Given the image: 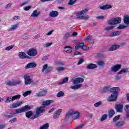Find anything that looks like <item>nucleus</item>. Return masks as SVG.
Instances as JSON below:
<instances>
[{"instance_id": "ea45409f", "label": "nucleus", "mask_w": 129, "mask_h": 129, "mask_svg": "<svg viewBox=\"0 0 129 129\" xmlns=\"http://www.w3.org/2000/svg\"><path fill=\"white\" fill-rule=\"evenodd\" d=\"M97 63L99 66L102 67L105 64V62L102 60H100L98 61Z\"/></svg>"}, {"instance_id": "4d7b16f0", "label": "nucleus", "mask_w": 129, "mask_h": 129, "mask_svg": "<svg viewBox=\"0 0 129 129\" xmlns=\"http://www.w3.org/2000/svg\"><path fill=\"white\" fill-rule=\"evenodd\" d=\"M81 48L83 50L87 51V50H88L89 49V47L86 46V45H85H85L83 46Z\"/></svg>"}, {"instance_id": "dca6fc26", "label": "nucleus", "mask_w": 129, "mask_h": 129, "mask_svg": "<svg viewBox=\"0 0 129 129\" xmlns=\"http://www.w3.org/2000/svg\"><path fill=\"white\" fill-rule=\"evenodd\" d=\"M120 47V45L118 44H113L111 47L109 48V51H115L118 49Z\"/></svg>"}, {"instance_id": "4be33fe9", "label": "nucleus", "mask_w": 129, "mask_h": 129, "mask_svg": "<svg viewBox=\"0 0 129 129\" xmlns=\"http://www.w3.org/2000/svg\"><path fill=\"white\" fill-rule=\"evenodd\" d=\"M123 21L124 24H126V26L129 25V16L128 15H126L124 17Z\"/></svg>"}, {"instance_id": "8fccbe9b", "label": "nucleus", "mask_w": 129, "mask_h": 129, "mask_svg": "<svg viewBox=\"0 0 129 129\" xmlns=\"http://www.w3.org/2000/svg\"><path fill=\"white\" fill-rule=\"evenodd\" d=\"M76 113L74 110H72L69 111V113H68V114H69L71 115V116H73V115Z\"/></svg>"}, {"instance_id": "6e6d98bb", "label": "nucleus", "mask_w": 129, "mask_h": 129, "mask_svg": "<svg viewBox=\"0 0 129 129\" xmlns=\"http://www.w3.org/2000/svg\"><path fill=\"white\" fill-rule=\"evenodd\" d=\"M51 45H52V42L48 43H46V44L43 45V47L46 48L47 47H49Z\"/></svg>"}, {"instance_id": "0eeeda50", "label": "nucleus", "mask_w": 129, "mask_h": 129, "mask_svg": "<svg viewBox=\"0 0 129 129\" xmlns=\"http://www.w3.org/2000/svg\"><path fill=\"white\" fill-rule=\"evenodd\" d=\"M21 96L20 95H17L16 96H13L12 97L9 96L7 98H6V100L5 101L6 103H9L11 102L12 101H13L14 100H16L17 99H20Z\"/></svg>"}, {"instance_id": "f257e3e1", "label": "nucleus", "mask_w": 129, "mask_h": 129, "mask_svg": "<svg viewBox=\"0 0 129 129\" xmlns=\"http://www.w3.org/2000/svg\"><path fill=\"white\" fill-rule=\"evenodd\" d=\"M53 101L51 100H48L44 101L42 103L43 106H40L37 107L36 109V114L31 116L30 119L31 120H34L36 118H38L41 116V114L46 112V110H45L44 107L50 105L51 103H53Z\"/></svg>"}, {"instance_id": "72a5a7b5", "label": "nucleus", "mask_w": 129, "mask_h": 129, "mask_svg": "<svg viewBox=\"0 0 129 129\" xmlns=\"http://www.w3.org/2000/svg\"><path fill=\"white\" fill-rule=\"evenodd\" d=\"M49 127V124L48 123H46L41 126L39 129H47Z\"/></svg>"}, {"instance_id": "e433bc0d", "label": "nucleus", "mask_w": 129, "mask_h": 129, "mask_svg": "<svg viewBox=\"0 0 129 129\" xmlns=\"http://www.w3.org/2000/svg\"><path fill=\"white\" fill-rule=\"evenodd\" d=\"M31 93H32L31 91H27L23 94V96L24 97H26L28 96L29 95H31Z\"/></svg>"}, {"instance_id": "de8ad7c7", "label": "nucleus", "mask_w": 129, "mask_h": 129, "mask_svg": "<svg viewBox=\"0 0 129 129\" xmlns=\"http://www.w3.org/2000/svg\"><path fill=\"white\" fill-rule=\"evenodd\" d=\"M14 47V45H10L8 47H6L5 50L7 51L11 50L12 49H13Z\"/></svg>"}, {"instance_id": "680f3d73", "label": "nucleus", "mask_w": 129, "mask_h": 129, "mask_svg": "<svg viewBox=\"0 0 129 129\" xmlns=\"http://www.w3.org/2000/svg\"><path fill=\"white\" fill-rule=\"evenodd\" d=\"M85 44L84 43V42L80 43L77 45L80 47V48H82Z\"/></svg>"}, {"instance_id": "20e7f679", "label": "nucleus", "mask_w": 129, "mask_h": 129, "mask_svg": "<svg viewBox=\"0 0 129 129\" xmlns=\"http://www.w3.org/2000/svg\"><path fill=\"white\" fill-rule=\"evenodd\" d=\"M86 13H88V9H85L81 12H77L76 19L78 20H88V19H89V16L88 15L82 16V15H84V14H86Z\"/></svg>"}, {"instance_id": "c03bdc74", "label": "nucleus", "mask_w": 129, "mask_h": 129, "mask_svg": "<svg viewBox=\"0 0 129 129\" xmlns=\"http://www.w3.org/2000/svg\"><path fill=\"white\" fill-rule=\"evenodd\" d=\"M85 123L82 124H80L78 126H76V129H82L83 128L84 125H85Z\"/></svg>"}, {"instance_id": "f8f14e48", "label": "nucleus", "mask_w": 129, "mask_h": 129, "mask_svg": "<svg viewBox=\"0 0 129 129\" xmlns=\"http://www.w3.org/2000/svg\"><path fill=\"white\" fill-rule=\"evenodd\" d=\"M121 68V66L120 64H116L111 68V71H112V72H117Z\"/></svg>"}, {"instance_id": "6ab92c4d", "label": "nucleus", "mask_w": 129, "mask_h": 129, "mask_svg": "<svg viewBox=\"0 0 129 129\" xmlns=\"http://www.w3.org/2000/svg\"><path fill=\"white\" fill-rule=\"evenodd\" d=\"M58 15H59V12L55 11H51L49 13V16L51 18H56V17H58Z\"/></svg>"}, {"instance_id": "423d86ee", "label": "nucleus", "mask_w": 129, "mask_h": 129, "mask_svg": "<svg viewBox=\"0 0 129 129\" xmlns=\"http://www.w3.org/2000/svg\"><path fill=\"white\" fill-rule=\"evenodd\" d=\"M27 54L31 57H34L37 55V50L34 48H31L28 50Z\"/></svg>"}, {"instance_id": "473e14b6", "label": "nucleus", "mask_w": 129, "mask_h": 129, "mask_svg": "<svg viewBox=\"0 0 129 129\" xmlns=\"http://www.w3.org/2000/svg\"><path fill=\"white\" fill-rule=\"evenodd\" d=\"M77 0H69L68 5L69 6H73V5H75Z\"/></svg>"}, {"instance_id": "37998d69", "label": "nucleus", "mask_w": 129, "mask_h": 129, "mask_svg": "<svg viewBox=\"0 0 129 129\" xmlns=\"http://www.w3.org/2000/svg\"><path fill=\"white\" fill-rule=\"evenodd\" d=\"M64 69H65V68H63V67L56 68V71L57 72H62V71H64Z\"/></svg>"}, {"instance_id": "c756f323", "label": "nucleus", "mask_w": 129, "mask_h": 129, "mask_svg": "<svg viewBox=\"0 0 129 129\" xmlns=\"http://www.w3.org/2000/svg\"><path fill=\"white\" fill-rule=\"evenodd\" d=\"M22 110L24 112H26L31 109V107L28 105H26L21 108Z\"/></svg>"}, {"instance_id": "c9c22d12", "label": "nucleus", "mask_w": 129, "mask_h": 129, "mask_svg": "<svg viewBox=\"0 0 129 129\" xmlns=\"http://www.w3.org/2000/svg\"><path fill=\"white\" fill-rule=\"evenodd\" d=\"M125 28H127V25L120 24L117 29H118V30H122V29H125Z\"/></svg>"}, {"instance_id": "393cba45", "label": "nucleus", "mask_w": 129, "mask_h": 129, "mask_svg": "<svg viewBox=\"0 0 129 129\" xmlns=\"http://www.w3.org/2000/svg\"><path fill=\"white\" fill-rule=\"evenodd\" d=\"M26 55L25 52H19L18 56L21 59H25Z\"/></svg>"}, {"instance_id": "7c9ffc66", "label": "nucleus", "mask_w": 129, "mask_h": 129, "mask_svg": "<svg viewBox=\"0 0 129 129\" xmlns=\"http://www.w3.org/2000/svg\"><path fill=\"white\" fill-rule=\"evenodd\" d=\"M115 113V111L113 109H111L109 111V114L108 115H109V118H112L113 115H114Z\"/></svg>"}, {"instance_id": "412c9836", "label": "nucleus", "mask_w": 129, "mask_h": 129, "mask_svg": "<svg viewBox=\"0 0 129 129\" xmlns=\"http://www.w3.org/2000/svg\"><path fill=\"white\" fill-rule=\"evenodd\" d=\"M124 110L126 112L125 118H129V105L124 106Z\"/></svg>"}, {"instance_id": "f704fd0d", "label": "nucleus", "mask_w": 129, "mask_h": 129, "mask_svg": "<svg viewBox=\"0 0 129 129\" xmlns=\"http://www.w3.org/2000/svg\"><path fill=\"white\" fill-rule=\"evenodd\" d=\"M68 81H69V78H64L62 81H61V82L60 83H58V84H65L67 82H68Z\"/></svg>"}, {"instance_id": "9d476101", "label": "nucleus", "mask_w": 129, "mask_h": 129, "mask_svg": "<svg viewBox=\"0 0 129 129\" xmlns=\"http://www.w3.org/2000/svg\"><path fill=\"white\" fill-rule=\"evenodd\" d=\"M47 93V91L46 90H44V89H42L41 91H40L39 92L36 93L35 95H34V97H43L44 95H46Z\"/></svg>"}, {"instance_id": "b1692460", "label": "nucleus", "mask_w": 129, "mask_h": 129, "mask_svg": "<svg viewBox=\"0 0 129 129\" xmlns=\"http://www.w3.org/2000/svg\"><path fill=\"white\" fill-rule=\"evenodd\" d=\"M39 16H40V13H38V11L35 10L31 14V17H32V18H37L39 17Z\"/></svg>"}, {"instance_id": "aec40b11", "label": "nucleus", "mask_w": 129, "mask_h": 129, "mask_svg": "<svg viewBox=\"0 0 129 129\" xmlns=\"http://www.w3.org/2000/svg\"><path fill=\"white\" fill-rule=\"evenodd\" d=\"M111 8H112V6L108 4H106L105 5L100 7V10H109V9H111Z\"/></svg>"}, {"instance_id": "09e8293b", "label": "nucleus", "mask_w": 129, "mask_h": 129, "mask_svg": "<svg viewBox=\"0 0 129 129\" xmlns=\"http://www.w3.org/2000/svg\"><path fill=\"white\" fill-rule=\"evenodd\" d=\"M101 104H102V102L99 101V102H97L96 103L94 104V106L95 107H98L99 106H100V105H101Z\"/></svg>"}, {"instance_id": "2f4dec72", "label": "nucleus", "mask_w": 129, "mask_h": 129, "mask_svg": "<svg viewBox=\"0 0 129 129\" xmlns=\"http://www.w3.org/2000/svg\"><path fill=\"white\" fill-rule=\"evenodd\" d=\"M26 116L27 118H31V117H32V116H34V115H33V113L32 112V111H28L26 113Z\"/></svg>"}, {"instance_id": "a18cd8bd", "label": "nucleus", "mask_w": 129, "mask_h": 129, "mask_svg": "<svg viewBox=\"0 0 129 129\" xmlns=\"http://www.w3.org/2000/svg\"><path fill=\"white\" fill-rule=\"evenodd\" d=\"M120 118V115H118L117 116H115L113 119V122H115L116 121L118 120Z\"/></svg>"}, {"instance_id": "13d9d810", "label": "nucleus", "mask_w": 129, "mask_h": 129, "mask_svg": "<svg viewBox=\"0 0 129 129\" xmlns=\"http://www.w3.org/2000/svg\"><path fill=\"white\" fill-rule=\"evenodd\" d=\"M16 113H10L9 114L8 116H7V117L8 118H12L14 117V115Z\"/></svg>"}, {"instance_id": "e2e57ef3", "label": "nucleus", "mask_w": 129, "mask_h": 129, "mask_svg": "<svg viewBox=\"0 0 129 129\" xmlns=\"http://www.w3.org/2000/svg\"><path fill=\"white\" fill-rule=\"evenodd\" d=\"M13 21H17V20H20V16H14L13 18Z\"/></svg>"}, {"instance_id": "9b49d317", "label": "nucleus", "mask_w": 129, "mask_h": 129, "mask_svg": "<svg viewBox=\"0 0 129 129\" xmlns=\"http://www.w3.org/2000/svg\"><path fill=\"white\" fill-rule=\"evenodd\" d=\"M84 82V79L83 78H76L73 81L74 84H78L79 83H82Z\"/></svg>"}, {"instance_id": "7ed1b4c3", "label": "nucleus", "mask_w": 129, "mask_h": 129, "mask_svg": "<svg viewBox=\"0 0 129 129\" xmlns=\"http://www.w3.org/2000/svg\"><path fill=\"white\" fill-rule=\"evenodd\" d=\"M120 88L118 87H113L111 88L110 92L112 93L113 95H111L108 98L109 102H114L117 100V96L118 95V91Z\"/></svg>"}, {"instance_id": "cd10ccee", "label": "nucleus", "mask_w": 129, "mask_h": 129, "mask_svg": "<svg viewBox=\"0 0 129 129\" xmlns=\"http://www.w3.org/2000/svg\"><path fill=\"white\" fill-rule=\"evenodd\" d=\"M124 121H118L116 122L115 123V126L117 127H120L124 125Z\"/></svg>"}, {"instance_id": "79ce46f5", "label": "nucleus", "mask_w": 129, "mask_h": 129, "mask_svg": "<svg viewBox=\"0 0 129 129\" xmlns=\"http://www.w3.org/2000/svg\"><path fill=\"white\" fill-rule=\"evenodd\" d=\"M106 118H107V115L106 114H104L103 116H101L100 121H102L105 120Z\"/></svg>"}, {"instance_id": "6e6552de", "label": "nucleus", "mask_w": 129, "mask_h": 129, "mask_svg": "<svg viewBox=\"0 0 129 129\" xmlns=\"http://www.w3.org/2000/svg\"><path fill=\"white\" fill-rule=\"evenodd\" d=\"M24 79V83L25 85L31 84L32 82V79L31 78V77L28 75H24L23 77Z\"/></svg>"}, {"instance_id": "49530a36", "label": "nucleus", "mask_w": 129, "mask_h": 129, "mask_svg": "<svg viewBox=\"0 0 129 129\" xmlns=\"http://www.w3.org/2000/svg\"><path fill=\"white\" fill-rule=\"evenodd\" d=\"M120 35V33H112L111 34H110V36L111 37H114L115 36H118Z\"/></svg>"}, {"instance_id": "338daca9", "label": "nucleus", "mask_w": 129, "mask_h": 129, "mask_svg": "<svg viewBox=\"0 0 129 129\" xmlns=\"http://www.w3.org/2000/svg\"><path fill=\"white\" fill-rule=\"evenodd\" d=\"M74 55H81L82 53H81V52H79V51H75V52H74Z\"/></svg>"}, {"instance_id": "052dcab7", "label": "nucleus", "mask_w": 129, "mask_h": 129, "mask_svg": "<svg viewBox=\"0 0 129 129\" xmlns=\"http://www.w3.org/2000/svg\"><path fill=\"white\" fill-rule=\"evenodd\" d=\"M13 4L12 3H9L6 6L5 9L8 10V9H10L12 6Z\"/></svg>"}, {"instance_id": "bf43d9fd", "label": "nucleus", "mask_w": 129, "mask_h": 129, "mask_svg": "<svg viewBox=\"0 0 129 129\" xmlns=\"http://www.w3.org/2000/svg\"><path fill=\"white\" fill-rule=\"evenodd\" d=\"M22 112H24V111L22 110V108L21 109H18L16 110V113L19 114Z\"/></svg>"}, {"instance_id": "2eb2a0df", "label": "nucleus", "mask_w": 129, "mask_h": 129, "mask_svg": "<svg viewBox=\"0 0 129 129\" xmlns=\"http://www.w3.org/2000/svg\"><path fill=\"white\" fill-rule=\"evenodd\" d=\"M62 109H60L57 110L56 111H55L53 115V118L54 119H56L57 118H58L60 113L62 112Z\"/></svg>"}, {"instance_id": "5701e85b", "label": "nucleus", "mask_w": 129, "mask_h": 129, "mask_svg": "<svg viewBox=\"0 0 129 129\" xmlns=\"http://www.w3.org/2000/svg\"><path fill=\"white\" fill-rule=\"evenodd\" d=\"M73 118L75 119H77L80 118V112L76 111V113L73 114Z\"/></svg>"}, {"instance_id": "a878e982", "label": "nucleus", "mask_w": 129, "mask_h": 129, "mask_svg": "<svg viewBox=\"0 0 129 129\" xmlns=\"http://www.w3.org/2000/svg\"><path fill=\"white\" fill-rule=\"evenodd\" d=\"M129 72V68H125L124 69H121L120 71L118 73V75L122 74L123 73H126Z\"/></svg>"}, {"instance_id": "58836bf2", "label": "nucleus", "mask_w": 129, "mask_h": 129, "mask_svg": "<svg viewBox=\"0 0 129 129\" xmlns=\"http://www.w3.org/2000/svg\"><path fill=\"white\" fill-rule=\"evenodd\" d=\"M55 64H56V65H57L58 66L63 67L65 63L60 61H57L55 62Z\"/></svg>"}, {"instance_id": "864d4df0", "label": "nucleus", "mask_w": 129, "mask_h": 129, "mask_svg": "<svg viewBox=\"0 0 129 129\" xmlns=\"http://www.w3.org/2000/svg\"><path fill=\"white\" fill-rule=\"evenodd\" d=\"M84 62V58H80L78 62V65H80L81 64H82V63H83Z\"/></svg>"}, {"instance_id": "a211bd4d", "label": "nucleus", "mask_w": 129, "mask_h": 129, "mask_svg": "<svg viewBox=\"0 0 129 129\" xmlns=\"http://www.w3.org/2000/svg\"><path fill=\"white\" fill-rule=\"evenodd\" d=\"M97 68V66L96 64L90 63L86 66V69L88 70H93Z\"/></svg>"}, {"instance_id": "774afa93", "label": "nucleus", "mask_w": 129, "mask_h": 129, "mask_svg": "<svg viewBox=\"0 0 129 129\" xmlns=\"http://www.w3.org/2000/svg\"><path fill=\"white\" fill-rule=\"evenodd\" d=\"M70 37V33H66V35H64V36H63V38L64 39L69 38Z\"/></svg>"}, {"instance_id": "f03ea898", "label": "nucleus", "mask_w": 129, "mask_h": 129, "mask_svg": "<svg viewBox=\"0 0 129 129\" xmlns=\"http://www.w3.org/2000/svg\"><path fill=\"white\" fill-rule=\"evenodd\" d=\"M121 23V18L116 17L114 19H110L108 21V24L110 25L111 26H108L104 28V31H111L114 29V25H118Z\"/></svg>"}, {"instance_id": "3c124183", "label": "nucleus", "mask_w": 129, "mask_h": 129, "mask_svg": "<svg viewBox=\"0 0 129 129\" xmlns=\"http://www.w3.org/2000/svg\"><path fill=\"white\" fill-rule=\"evenodd\" d=\"M48 64H46L43 66L42 72H44V71L48 68Z\"/></svg>"}, {"instance_id": "69168bd1", "label": "nucleus", "mask_w": 129, "mask_h": 129, "mask_svg": "<svg viewBox=\"0 0 129 129\" xmlns=\"http://www.w3.org/2000/svg\"><path fill=\"white\" fill-rule=\"evenodd\" d=\"M17 118H14L13 119H11L10 121H9V122L10 123H14L16 121Z\"/></svg>"}, {"instance_id": "5fc2aeb1", "label": "nucleus", "mask_w": 129, "mask_h": 129, "mask_svg": "<svg viewBox=\"0 0 129 129\" xmlns=\"http://www.w3.org/2000/svg\"><path fill=\"white\" fill-rule=\"evenodd\" d=\"M53 70V68L51 67H49L47 68V69H46V72L48 73V72H50L51 71H52Z\"/></svg>"}, {"instance_id": "c85d7f7f", "label": "nucleus", "mask_w": 129, "mask_h": 129, "mask_svg": "<svg viewBox=\"0 0 129 129\" xmlns=\"http://www.w3.org/2000/svg\"><path fill=\"white\" fill-rule=\"evenodd\" d=\"M64 49H70L66 50L67 53H72L73 47L69 46H66L64 47Z\"/></svg>"}, {"instance_id": "603ef678", "label": "nucleus", "mask_w": 129, "mask_h": 129, "mask_svg": "<svg viewBox=\"0 0 129 129\" xmlns=\"http://www.w3.org/2000/svg\"><path fill=\"white\" fill-rule=\"evenodd\" d=\"M93 38V36L91 35H89L85 38V41H90L91 39Z\"/></svg>"}, {"instance_id": "0e129e2a", "label": "nucleus", "mask_w": 129, "mask_h": 129, "mask_svg": "<svg viewBox=\"0 0 129 129\" xmlns=\"http://www.w3.org/2000/svg\"><path fill=\"white\" fill-rule=\"evenodd\" d=\"M70 116H71V115H69V114H67L66 117H64V120H68Z\"/></svg>"}, {"instance_id": "4468645a", "label": "nucleus", "mask_w": 129, "mask_h": 129, "mask_svg": "<svg viewBox=\"0 0 129 129\" xmlns=\"http://www.w3.org/2000/svg\"><path fill=\"white\" fill-rule=\"evenodd\" d=\"M111 87L110 86H107L104 88H102L101 89V92L102 93L108 92L109 91H110V90L111 89Z\"/></svg>"}, {"instance_id": "f3484780", "label": "nucleus", "mask_w": 129, "mask_h": 129, "mask_svg": "<svg viewBox=\"0 0 129 129\" xmlns=\"http://www.w3.org/2000/svg\"><path fill=\"white\" fill-rule=\"evenodd\" d=\"M23 104L22 101L17 102L16 103H12L11 107V108H15L20 107Z\"/></svg>"}, {"instance_id": "1a4fd4ad", "label": "nucleus", "mask_w": 129, "mask_h": 129, "mask_svg": "<svg viewBox=\"0 0 129 129\" xmlns=\"http://www.w3.org/2000/svg\"><path fill=\"white\" fill-rule=\"evenodd\" d=\"M115 108L116 112H122L123 109V105L122 104H115Z\"/></svg>"}, {"instance_id": "a19ab883", "label": "nucleus", "mask_w": 129, "mask_h": 129, "mask_svg": "<svg viewBox=\"0 0 129 129\" xmlns=\"http://www.w3.org/2000/svg\"><path fill=\"white\" fill-rule=\"evenodd\" d=\"M18 26H19V24H15L12 26L10 28V30H12V31H15L17 28H18Z\"/></svg>"}, {"instance_id": "bb28decb", "label": "nucleus", "mask_w": 129, "mask_h": 129, "mask_svg": "<svg viewBox=\"0 0 129 129\" xmlns=\"http://www.w3.org/2000/svg\"><path fill=\"white\" fill-rule=\"evenodd\" d=\"M82 87V84H78V85H74L71 87V89L73 90H78L79 89H80L81 87Z\"/></svg>"}, {"instance_id": "ddd939ff", "label": "nucleus", "mask_w": 129, "mask_h": 129, "mask_svg": "<svg viewBox=\"0 0 129 129\" xmlns=\"http://www.w3.org/2000/svg\"><path fill=\"white\" fill-rule=\"evenodd\" d=\"M36 67H37V64H36L35 62H30L26 65L25 68H26V69H29L31 68H34Z\"/></svg>"}, {"instance_id": "4c0bfd02", "label": "nucleus", "mask_w": 129, "mask_h": 129, "mask_svg": "<svg viewBox=\"0 0 129 129\" xmlns=\"http://www.w3.org/2000/svg\"><path fill=\"white\" fill-rule=\"evenodd\" d=\"M64 94L62 91H59L57 94V97H62L64 96Z\"/></svg>"}, {"instance_id": "39448f33", "label": "nucleus", "mask_w": 129, "mask_h": 129, "mask_svg": "<svg viewBox=\"0 0 129 129\" xmlns=\"http://www.w3.org/2000/svg\"><path fill=\"white\" fill-rule=\"evenodd\" d=\"M22 81L21 80L12 81L9 80L7 82H6V84L9 86L15 87V86H17V85L22 84Z\"/></svg>"}]
</instances>
